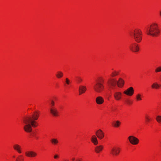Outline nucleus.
Instances as JSON below:
<instances>
[{
	"label": "nucleus",
	"instance_id": "6ab92c4d",
	"mask_svg": "<svg viewBox=\"0 0 161 161\" xmlns=\"http://www.w3.org/2000/svg\"><path fill=\"white\" fill-rule=\"evenodd\" d=\"M103 148V147L102 145H100L97 146L95 148V151L97 153H99L100 151H102Z\"/></svg>",
	"mask_w": 161,
	"mask_h": 161
},
{
	"label": "nucleus",
	"instance_id": "e433bc0d",
	"mask_svg": "<svg viewBox=\"0 0 161 161\" xmlns=\"http://www.w3.org/2000/svg\"><path fill=\"white\" fill-rule=\"evenodd\" d=\"M68 161L65 160V161Z\"/></svg>",
	"mask_w": 161,
	"mask_h": 161
},
{
	"label": "nucleus",
	"instance_id": "a211bd4d",
	"mask_svg": "<svg viewBox=\"0 0 161 161\" xmlns=\"http://www.w3.org/2000/svg\"><path fill=\"white\" fill-rule=\"evenodd\" d=\"M91 140L95 145H97L98 143L97 137L95 135H93L92 136Z\"/></svg>",
	"mask_w": 161,
	"mask_h": 161
},
{
	"label": "nucleus",
	"instance_id": "0eeeda50",
	"mask_svg": "<svg viewBox=\"0 0 161 161\" xmlns=\"http://www.w3.org/2000/svg\"><path fill=\"white\" fill-rule=\"evenodd\" d=\"M130 142L133 145H136L139 142V139L133 136H130L128 137Z\"/></svg>",
	"mask_w": 161,
	"mask_h": 161
},
{
	"label": "nucleus",
	"instance_id": "cd10ccee",
	"mask_svg": "<svg viewBox=\"0 0 161 161\" xmlns=\"http://www.w3.org/2000/svg\"><path fill=\"white\" fill-rule=\"evenodd\" d=\"M23 159L22 158V156L20 155L16 159V161H23Z\"/></svg>",
	"mask_w": 161,
	"mask_h": 161
},
{
	"label": "nucleus",
	"instance_id": "aec40b11",
	"mask_svg": "<svg viewBox=\"0 0 161 161\" xmlns=\"http://www.w3.org/2000/svg\"><path fill=\"white\" fill-rule=\"evenodd\" d=\"M121 124L119 120L114 121L112 123L113 126L114 127H118Z\"/></svg>",
	"mask_w": 161,
	"mask_h": 161
},
{
	"label": "nucleus",
	"instance_id": "412c9836",
	"mask_svg": "<svg viewBox=\"0 0 161 161\" xmlns=\"http://www.w3.org/2000/svg\"><path fill=\"white\" fill-rule=\"evenodd\" d=\"M160 86L157 83H154L152 84L151 87L153 88L158 89Z\"/></svg>",
	"mask_w": 161,
	"mask_h": 161
},
{
	"label": "nucleus",
	"instance_id": "f03ea898",
	"mask_svg": "<svg viewBox=\"0 0 161 161\" xmlns=\"http://www.w3.org/2000/svg\"><path fill=\"white\" fill-rule=\"evenodd\" d=\"M145 30L147 35H150L153 36H157L160 32L158 28V25L156 23H153L151 25L149 29L146 28Z\"/></svg>",
	"mask_w": 161,
	"mask_h": 161
},
{
	"label": "nucleus",
	"instance_id": "423d86ee",
	"mask_svg": "<svg viewBox=\"0 0 161 161\" xmlns=\"http://www.w3.org/2000/svg\"><path fill=\"white\" fill-rule=\"evenodd\" d=\"M120 148L117 146H114L111 148L110 150V153L113 156H116L119 153Z\"/></svg>",
	"mask_w": 161,
	"mask_h": 161
},
{
	"label": "nucleus",
	"instance_id": "72a5a7b5",
	"mask_svg": "<svg viewBox=\"0 0 161 161\" xmlns=\"http://www.w3.org/2000/svg\"><path fill=\"white\" fill-rule=\"evenodd\" d=\"M71 160H72V161H74V160H75V158L73 157V158H71Z\"/></svg>",
	"mask_w": 161,
	"mask_h": 161
},
{
	"label": "nucleus",
	"instance_id": "4468645a",
	"mask_svg": "<svg viewBox=\"0 0 161 161\" xmlns=\"http://www.w3.org/2000/svg\"><path fill=\"white\" fill-rule=\"evenodd\" d=\"M14 149L17 152L19 153H22L21 146L18 144H15L13 146Z\"/></svg>",
	"mask_w": 161,
	"mask_h": 161
},
{
	"label": "nucleus",
	"instance_id": "7c9ffc66",
	"mask_svg": "<svg viewBox=\"0 0 161 161\" xmlns=\"http://www.w3.org/2000/svg\"><path fill=\"white\" fill-rule=\"evenodd\" d=\"M161 71V67H158L155 69V72H158Z\"/></svg>",
	"mask_w": 161,
	"mask_h": 161
},
{
	"label": "nucleus",
	"instance_id": "f8f14e48",
	"mask_svg": "<svg viewBox=\"0 0 161 161\" xmlns=\"http://www.w3.org/2000/svg\"><path fill=\"white\" fill-rule=\"evenodd\" d=\"M86 87L85 86H80L79 87V95H80L84 93L86 90Z\"/></svg>",
	"mask_w": 161,
	"mask_h": 161
},
{
	"label": "nucleus",
	"instance_id": "4be33fe9",
	"mask_svg": "<svg viewBox=\"0 0 161 161\" xmlns=\"http://www.w3.org/2000/svg\"><path fill=\"white\" fill-rule=\"evenodd\" d=\"M56 75L58 78H60L63 76V74L61 71H59L57 72Z\"/></svg>",
	"mask_w": 161,
	"mask_h": 161
},
{
	"label": "nucleus",
	"instance_id": "c756f323",
	"mask_svg": "<svg viewBox=\"0 0 161 161\" xmlns=\"http://www.w3.org/2000/svg\"><path fill=\"white\" fill-rule=\"evenodd\" d=\"M125 102L127 103L128 104H130L132 103V101H131L129 99H126L125 100Z\"/></svg>",
	"mask_w": 161,
	"mask_h": 161
},
{
	"label": "nucleus",
	"instance_id": "dca6fc26",
	"mask_svg": "<svg viewBox=\"0 0 161 161\" xmlns=\"http://www.w3.org/2000/svg\"><path fill=\"white\" fill-rule=\"evenodd\" d=\"M121 93L119 92H116L114 94V97L117 100H119L121 98Z\"/></svg>",
	"mask_w": 161,
	"mask_h": 161
},
{
	"label": "nucleus",
	"instance_id": "39448f33",
	"mask_svg": "<svg viewBox=\"0 0 161 161\" xmlns=\"http://www.w3.org/2000/svg\"><path fill=\"white\" fill-rule=\"evenodd\" d=\"M50 104L51 107L50 108V112L51 114L54 116H58V110L55 108L53 107L55 105V102L53 100H51L50 103Z\"/></svg>",
	"mask_w": 161,
	"mask_h": 161
},
{
	"label": "nucleus",
	"instance_id": "9d476101",
	"mask_svg": "<svg viewBox=\"0 0 161 161\" xmlns=\"http://www.w3.org/2000/svg\"><path fill=\"white\" fill-rule=\"evenodd\" d=\"M96 134L98 138L100 139H103L104 136V133L101 130H97L96 132Z\"/></svg>",
	"mask_w": 161,
	"mask_h": 161
},
{
	"label": "nucleus",
	"instance_id": "2f4dec72",
	"mask_svg": "<svg viewBox=\"0 0 161 161\" xmlns=\"http://www.w3.org/2000/svg\"><path fill=\"white\" fill-rule=\"evenodd\" d=\"M82 80V79L80 77H77V81L79 83L81 82Z\"/></svg>",
	"mask_w": 161,
	"mask_h": 161
},
{
	"label": "nucleus",
	"instance_id": "f704fd0d",
	"mask_svg": "<svg viewBox=\"0 0 161 161\" xmlns=\"http://www.w3.org/2000/svg\"><path fill=\"white\" fill-rule=\"evenodd\" d=\"M76 161H80V159H77Z\"/></svg>",
	"mask_w": 161,
	"mask_h": 161
},
{
	"label": "nucleus",
	"instance_id": "2eb2a0df",
	"mask_svg": "<svg viewBox=\"0 0 161 161\" xmlns=\"http://www.w3.org/2000/svg\"><path fill=\"white\" fill-rule=\"evenodd\" d=\"M108 83L111 86H115L116 84H117V81L115 79H113L108 81Z\"/></svg>",
	"mask_w": 161,
	"mask_h": 161
},
{
	"label": "nucleus",
	"instance_id": "a878e982",
	"mask_svg": "<svg viewBox=\"0 0 161 161\" xmlns=\"http://www.w3.org/2000/svg\"><path fill=\"white\" fill-rule=\"evenodd\" d=\"M156 119L158 122L161 123V116H157Z\"/></svg>",
	"mask_w": 161,
	"mask_h": 161
},
{
	"label": "nucleus",
	"instance_id": "20e7f679",
	"mask_svg": "<svg viewBox=\"0 0 161 161\" xmlns=\"http://www.w3.org/2000/svg\"><path fill=\"white\" fill-rule=\"evenodd\" d=\"M103 79L101 77H99L96 80V83L93 86V89L94 91L97 93H101L104 89V87L103 84L101 83L103 81Z\"/></svg>",
	"mask_w": 161,
	"mask_h": 161
},
{
	"label": "nucleus",
	"instance_id": "5701e85b",
	"mask_svg": "<svg viewBox=\"0 0 161 161\" xmlns=\"http://www.w3.org/2000/svg\"><path fill=\"white\" fill-rule=\"evenodd\" d=\"M119 72L116 71H114L112 72L111 76L113 77L116 76L117 75L119 74Z\"/></svg>",
	"mask_w": 161,
	"mask_h": 161
},
{
	"label": "nucleus",
	"instance_id": "6e6552de",
	"mask_svg": "<svg viewBox=\"0 0 161 161\" xmlns=\"http://www.w3.org/2000/svg\"><path fill=\"white\" fill-rule=\"evenodd\" d=\"M129 48L131 50L134 52H137L139 50L138 45L136 43L130 44V45Z\"/></svg>",
	"mask_w": 161,
	"mask_h": 161
},
{
	"label": "nucleus",
	"instance_id": "ddd939ff",
	"mask_svg": "<svg viewBox=\"0 0 161 161\" xmlns=\"http://www.w3.org/2000/svg\"><path fill=\"white\" fill-rule=\"evenodd\" d=\"M96 103L99 105L102 104L104 102V99L101 96H98L96 98Z\"/></svg>",
	"mask_w": 161,
	"mask_h": 161
},
{
	"label": "nucleus",
	"instance_id": "c9c22d12",
	"mask_svg": "<svg viewBox=\"0 0 161 161\" xmlns=\"http://www.w3.org/2000/svg\"><path fill=\"white\" fill-rule=\"evenodd\" d=\"M160 15L161 16V11L160 12Z\"/></svg>",
	"mask_w": 161,
	"mask_h": 161
},
{
	"label": "nucleus",
	"instance_id": "393cba45",
	"mask_svg": "<svg viewBox=\"0 0 161 161\" xmlns=\"http://www.w3.org/2000/svg\"><path fill=\"white\" fill-rule=\"evenodd\" d=\"M141 95L140 94H137L136 96V99L137 101L142 100Z\"/></svg>",
	"mask_w": 161,
	"mask_h": 161
},
{
	"label": "nucleus",
	"instance_id": "bb28decb",
	"mask_svg": "<svg viewBox=\"0 0 161 161\" xmlns=\"http://www.w3.org/2000/svg\"><path fill=\"white\" fill-rule=\"evenodd\" d=\"M145 118L146 119V121L147 122H149L151 120V118L148 116H146Z\"/></svg>",
	"mask_w": 161,
	"mask_h": 161
},
{
	"label": "nucleus",
	"instance_id": "f3484780",
	"mask_svg": "<svg viewBox=\"0 0 161 161\" xmlns=\"http://www.w3.org/2000/svg\"><path fill=\"white\" fill-rule=\"evenodd\" d=\"M124 83V80L121 78H120L119 80L117 81V86L119 87H122Z\"/></svg>",
	"mask_w": 161,
	"mask_h": 161
},
{
	"label": "nucleus",
	"instance_id": "473e14b6",
	"mask_svg": "<svg viewBox=\"0 0 161 161\" xmlns=\"http://www.w3.org/2000/svg\"><path fill=\"white\" fill-rule=\"evenodd\" d=\"M59 158V156L58 154H55L54 156V158L55 159H57Z\"/></svg>",
	"mask_w": 161,
	"mask_h": 161
},
{
	"label": "nucleus",
	"instance_id": "7ed1b4c3",
	"mask_svg": "<svg viewBox=\"0 0 161 161\" xmlns=\"http://www.w3.org/2000/svg\"><path fill=\"white\" fill-rule=\"evenodd\" d=\"M130 36L133 37L135 41L137 42H140L142 39V33L141 31L139 29H136L131 31L130 32Z\"/></svg>",
	"mask_w": 161,
	"mask_h": 161
},
{
	"label": "nucleus",
	"instance_id": "f257e3e1",
	"mask_svg": "<svg viewBox=\"0 0 161 161\" xmlns=\"http://www.w3.org/2000/svg\"><path fill=\"white\" fill-rule=\"evenodd\" d=\"M39 115L38 112L35 111L31 116L25 117L23 119V128L25 131L30 132L32 131V127H36L37 126L35 120L37 119Z\"/></svg>",
	"mask_w": 161,
	"mask_h": 161
},
{
	"label": "nucleus",
	"instance_id": "9b49d317",
	"mask_svg": "<svg viewBox=\"0 0 161 161\" xmlns=\"http://www.w3.org/2000/svg\"><path fill=\"white\" fill-rule=\"evenodd\" d=\"M25 155L29 157H34L36 156L37 154L35 152L31 151L26 152Z\"/></svg>",
	"mask_w": 161,
	"mask_h": 161
},
{
	"label": "nucleus",
	"instance_id": "c85d7f7f",
	"mask_svg": "<svg viewBox=\"0 0 161 161\" xmlns=\"http://www.w3.org/2000/svg\"><path fill=\"white\" fill-rule=\"evenodd\" d=\"M65 82L67 84L69 85L71 82L69 80L68 78H67L65 79Z\"/></svg>",
	"mask_w": 161,
	"mask_h": 161
},
{
	"label": "nucleus",
	"instance_id": "1a4fd4ad",
	"mask_svg": "<svg viewBox=\"0 0 161 161\" xmlns=\"http://www.w3.org/2000/svg\"><path fill=\"white\" fill-rule=\"evenodd\" d=\"M134 93V89L132 87H130L124 92V93L129 96H131L133 95Z\"/></svg>",
	"mask_w": 161,
	"mask_h": 161
},
{
	"label": "nucleus",
	"instance_id": "b1692460",
	"mask_svg": "<svg viewBox=\"0 0 161 161\" xmlns=\"http://www.w3.org/2000/svg\"><path fill=\"white\" fill-rule=\"evenodd\" d=\"M51 142L54 145H56L57 144L58 142L57 139L53 138L51 140Z\"/></svg>",
	"mask_w": 161,
	"mask_h": 161
}]
</instances>
